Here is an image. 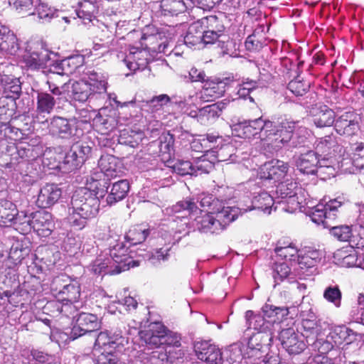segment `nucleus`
Masks as SVG:
<instances>
[{"mask_svg": "<svg viewBox=\"0 0 364 364\" xmlns=\"http://www.w3.org/2000/svg\"><path fill=\"white\" fill-rule=\"evenodd\" d=\"M200 215L196 217L193 225L200 232L218 233L237 218V209L225 206L213 195L201 197Z\"/></svg>", "mask_w": 364, "mask_h": 364, "instance_id": "obj_1", "label": "nucleus"}, {"mask_svg": "<svg viewBox=\"0 0 364 364\" xmlns=\"http://www.w3.org/2000/svg\"><path fill=\"white\" fill-rule=\"evenodd\" d=\"M100 204V200L94 197L87 188L82 187L77 189L72 196L68 209V223L77 229L82 230L88 220L97 215Z\"/></svg>", "mask_w": 364, "mask_h": 364, "instance_id": "obj_2", "label": "nucleus"}, {"mask_svg": "<svg viewBox=\"0 0 364 364\" xmlns=\"http://www.w3.org/2000/svg\"><path fill=\"white\" fill-rule=\"evenodd\" d=\"M86 74L88 80L73 82L69 91L68 95L75 101L85 102L107 92V82L102 75L94 70L88 71Z\"/></svg>", "mask_w": 364, "mask_h": 364, "instance_id": "obj_3", "label": "nucleus"}, {"mask_svg": "<svg viewBox=\"0 0 364 364\" xmlns=\"http://www.w3.org/2000/svg\"><path fill=\"white\" fill-rule=\"evenodd\" d=\"M277 341L272 333L256 332L249 338V353L252 356L264 357V360L268 364H279V348Z\"/></svg>", "mask_w": 364, "mask_h": 364, "instance_id": "obj_4", "label": "nucleus"}, {"mask_svg": "<svg viewBox=\"0 0 364 364\" xmlns=\"http://www.w3.org/2000/svg\"><path fill=\"white\" fill-rule=\"evenodd\" d=\"M48 90L36 91V111L40 114H50L55 105H60L66 102L65 90L67 85L59 87L55 83L48 80Z\"/></svg>", "mask_w": 364, "mask_h": 364, "instance_id": "obj_5", "label": "nucleus"}, {"mask_svg": "<svg viewBox=\"0 0 364 364\" xmlns=\"http://www.w3.org/2000/svg\"><path fill=\"white\" fill-rule=\"evenodd\" d=\"M87 110H81L80 114L83 119L73 117L65 118L63 117H53L50 123V131L53 134L60 138L69 139L73 136H79L82 134V131L78 128L79 122L87 123L90 117L87 115Z\"/></svg>", "mask_w": 364, "mask_h": 364, "instance_id": "obj_6", "label": "nucleus"}, {"mask_svg": "<svg viewBox=\"0 0 364 364\" xmlns=\"http://www.w3.org/2000/svg\"><path fill=\"white\" fill-rule=\"evenodd\" d=\"M294 129L295 122L293 121L287 119L277 122L271 121V127L267 129L264 145L274 151L285 147Z\"/></svg>", "mask_w": 364, "mask_h": 364, "instance_id": "obj_7", "label": "nucleus"}, {"mask_svg": "<svg viewBox=\"0 0 364 364\" xmlns=\"http://www.w3.org/2000/svg\"><path fill=\"white\" fill-rule=\"evenodd\" d=\"M271 127V121L259 117L253 120H238L232 124L231 130L234 135L240 138H251L259 134V138L264 142L267 129Z\"/></svg>", "mask_w": 364, "mask_h": 364, "instance_id": "obj_8", "label": "nucleus"}, {"mask_svg": "<svg viewBox=\"0 0 364 364\" xmlns=\"http://www.w3.org/2000/svg\"><path fill=\"white\" fill-rule=\"evenodd\" d=\"M129 248L123 242L115 241L114 244H109L108 257L111 259V264L114 266L116 273H121L139 265V260L134 259L127 254Z\"/></svg>", "mask_w": 364, "mask_h": 364, "instance_id": "obj_9", "label": "nucleus"}, {"mask_svg": "<svg viewBox=\"0 0 364 364\" xmlns=\"http://www.w3.org/2000/svg\"><path fill=\"white\" fill-rule=\"evenodd\" d=\"M299 191H300L299 184L292 179H287L277 186V203L279 204L287 203L289 205L288 208H282V210L293 212L299 207V198L297 196Z\"/></svg>", "mask_w": 364, "mask_h": 364, "instance_id": "obj_10", "label": "nucleus"}, {"mask_svg": "<svg viewBox=\"0 0 364 364\" xmlns=\"http://www.w3.org/2000/svg\"><path fill=\"white\" fill-rule=\"evenodd\" d=\"M100 327L101 322L97 315L81 312L76 316L75 324L70 332V338L75 340L85 335L90 337Z\"/></svg>", "mask_w": 364, "mask_h": 364, "instance_id": "obj_11", "label": "nucleus"}, {"mask_svg": "<svg viewBox=\"0 0 364 364\" xmlns=\"http://www.w3.org/2000/svg\"><path fill=\"white\" fill-rule=\"evenodd\" d=\"M314 146L315 151L322 158H331L341 155L344 153L343 146L338 142V138L333 134L320 137L316 139Z\"/></svg>", "mask_w": 364, "mask_h": 364, "instance_id": "obj_12", "label": "nucleus"}, {"mask_svg": "<svg viewBox=\"0 0 364 364\" xmlns=\"http://www.w3.org/2000/svg\"><path fill=\"white\" fill-rule=\"evenodd\" d=\"M194 350L198 359L210 364H220L223 353L220 349L210 341H197L194 344Z\"/></svg>", "mask_w": 364, "mask_h": 364, "instance_id": "obj_13", "label": "nucleus"}, {"mask_svg": "<svg viewBox=\"0 0 364 364\" xmlns=\"http://www.w3.org/2000/svg\"><path fill=\"white\" fill-rule=\"evenodd\" d=\"M359 121L360 117L355 112H346L336 119L334 128L340 135L353 136L360 129Z\"/></svg>", "mask_w": 364, "mask_h": 364, "instance_id": "obj_14", "label": "nucleus"}, {"mask_svg": "<svg viewBox=\"0 0 364 364\" xmlns=\"http://www.w3.org/2000/svg\"><path fill=\"white\" fill-rule=\"evenodd\" d=\"M323 257L322 251L311 247L302 250L298 256V265L301 269V274L309 275L316 270V266Z\"/></svg>", "mask_w": 364, "mask_h": 364, "instance_id": "obj_15", "label": "nucleus"}, {"mask_svg": "<svg viewBox=\"0 0 364 364\" xmlns=\"http://www.w3.org/2000/svg\"><path fill=\"white\" fill-rule=\"evenodd\" d=\"M323 257L322 251L311 247L302 250L298 256V265L301 269V274L309 275L316 270V266Z\"/></svg>", "mask_w": 364, "mask_h": 364, "instance_id": "obj_16", "label": "nucleus"}, {"mask_svg": "<svg viewBox=\"0 0 364 364\" xmlns=\"http://www.w3.org/2000/svg\"><path fill=\"white\" fill-rule=\"evenodd\" d=\"M323 257L322 251L311 247L302 250L298 256V265L301 269V274L309 275L316 270V266Z\"/></svg>", "mask_w": 364, "mask_h": 364, "instance_id": "obj_17", "label": "nucleus"}, {"mask_svg": "<svg viewBox=\"0 0 364 364\" xmlns=\"http://www.w3.org/2000/svg\"><path fill=\"white\" fill-rule=\"evenodd\" d=\"M279 340L283 348L289 354H299L306 346V343L300 339V336L296 333L293 328L282 329L280 331Z\"/></svg>", "mask_w": 364, "mask_h": 364, "instance_id": "obj_18", "label": "nucleus"}, {"mask_svg": "<svg viewBox=\"0 0 364 364\" xmlns=\"http://www.w3.org/2000/svg\"><path fill=\"white\" fill-rule=\"evenodd\" d=\"M54 223L52 215L45 210H39L33 213L31 217V229H33L39 236H49L53 229Z\"/></svg>", "mask_w": 364, "mask_h": 364, "instance_id": "obj_19", "label": "nucleus"}, {"mask_svg": "<svg viewBox=\"0 0 364 364\" xmlns=\"http://www.w3.org/2000/svg\"><path fill=\"white\" fill-rule=\"evenodd\" d=\"M166 328L160 322L151 323L145 330L139 332V337L146 345L151 348L159 347L161 341H165L163 338Z\"/></svg>", "mask_w": 364, "mask_h": 364, "instance_id": "obj_20", "label": "nucleus"}, {"mask_svg": "<svg viewBox=\"0 0 364 364\" xmlns=\"http://www.w3.org/2000/svg\"><path fill=\"white\" fill-rule=\"evenodd\" d=\"M61 194V189L57 185L47 183L41 188L36 204L41 208H50L58 201Z\"/></svg>", "mask_w": 364, "mask_h": 364, "instance_id": "obj_21", "label": "nucleus"}, {"mask_svg": "<svg viewBox=\"0 0 364 364\" xmlns=\"http://www.w3.org/2000/svg\"><path fill=\"white\" fill-rule=\"evenodd\" d=\"M198 209V208L193 200L189 199L181 200L173 206L166 208V213L176 217L175 219H173V221L177 222V219H181V221L184 220L183 225H187L188 223V215H194Z\"/></svg>", "mask_w": 364, "mask_h": 364, "instance_id": "obj_22", "label": "nucleus"}, {"mask_svg": "<svg viewBox=\"0 0 364 364\" xmlns=\"http://www.w3.org/2000/svg\"><path fill=\"white\" fill-rule=\"evenodd\" d=\"M321 157L315 151H309L300 154L296 160L297 169L307 175H314L317 173Z\"/></svg>", "mask_w": 364, "mask_h": 364, "instance_id": "obj_23", "label": "nucleus"}, {"mask_svg": "<svg viewBox=\"0 0 364 364\" xmlns=\"http://www.w3.org/2000/svg\"><path fill=\"white\" fill-rule=\"evenodd\" d=\"M289 168V164L282 161H272L262 168L260 178L274 182L279 181L287 176Z\"/></svg>", "mask_w": 364, "mask_h": 364, "instance_id": "obj_24", "label": "nucleus"}, {"mask_svg": "<svg viewBox=\"0 0 364 364\" xmlns=\"http://www.w3.org/2000/svg\"><path fill=\"white\" fill-rule=\"evenodd\" d=\"M204 82L200 97L218 98L225 92L230 83L234 82V81L229 77H225L223 80H208L205 79Z\"/></svg>", "mask_w": 364, "mask_h": 364, "instance_id": "obj_25", "label": "nucleus"}, {"mask_svg": "<svg viewBox=\"0 0 364 364\" xmlns=\"http://www.w3.org/2000/svg\"><path fill=\"white\" fill-rule=\"evenodd\" d=\"M19 49L18 39L9 27L0 23V50L10 55H15Z\"/></svg>", "mask_w": 364, "mask_h": 364, "instance_id": "obj_26", "label": "nucleus"}, {"mask_svg": "<svg viewBox=\"0 0 364 364\" xmlns=\"http://www.w3.org/2000/svg\"><path fill=\"white\" fill-rule=\"evenodd\" d=\"M50 53L48 50L41 48L38 51H33L24 55L23 60L26 65L31 70L44 68L52 65L50 63Z\"/></svg>", "mask_w": 364, "mask_h": 364, "instance_id": "obj_27", "label": "nucleus"}, {"mask_svg": "<svg viewBox=\"0 0 364 364\" xmlns=\"http://www.w3.org/2000/svg\"><path fill=\"white\" fill-rule=\"evenodd\" d=\"M147 52L137 48H132L128 55L124 58V54L120 53L117 55L118 58H122V61L127 67L133 71L140 69L141 67H144L146 64Z\"/></svg>", "mask_w": 364, "mask_h": 364, "instance_id": "obj_28", "label": "nucleus"}, {"mask_svg": "<svg viewBox=\"0 0 364 364\" xmlns=\"http://www.w3.org/2000/svg\"><path fill=\"white\" fill-rule=\"evenodd\" d=\"M196 5L195 0H162L161 8L164 16H176Z\"/></svg>", "mask_w": 364, "mask_h": 364, "instance_id": "obj_29", "label": "nucleus"}, {"mask_svg": "<svg viewBox=\"0 0 364 364\" xmlns=\"http://www.w3.org/2000/svg\"><path fill=\"white\" fill-rule=\"evenodd\" d=\"M226 105V102L221 101L205 106L199 109L195 116L201 124L208 123L217 119Z\"/></svg>", "mask_w": 364, "mask_h": 364, "instance_id": "obj_30", "label": "nucleus"}, {"mask_svg": "<svg viewBox=\"0 0 364 364\" xmlns=\"http://www.w3.org/2000/svg\"><path fill=\"white\" fill-rule=\"evenodd\" d=\"M331 337L336 345H341L343 343L350 344L356 341L358 337L364 340V333H358L346 326H340L333 330Z\"/></svg>", "mask_w": 364, "mask_h": 364, "instance_id": "obj_31", "label": "nucleus"}, {"mask_svg": "<svg viewBox=\"0 0 364 364\" xmlns=\"http://www.w3.org/2000/svg\"><path fill=\"white\" fill-rule=\"evenodd\" d=\"M301 336L306 338V343L312 347V343L316 341L318 336L321 333L322 327L316 318H306L301 321Z\"/></svg>", "mask_w": 364, "mask_h": 364, "instance_id": "obj_32", "label": "nucleus"}, {"mask_svg": "<svg viewBox=\"0 0 364 364\" xmlns=\"http://www.w3.org/2000/svg\"><path fill=\"white\" fill-rule=\"evenodd\" d=\"M129 191V183L126 179L119 180L114 182L110 191L106 198L107 205H112L123 200Z\"/></svg>", "mask_w": 364, "mask_h": 364, "instance_id": "obj_33", "label": "nucleus"}, {"mask_svg": "<svg viewBox=\"0 0 364 364\" xmlns=\"http://www.w3.org/2000/svg\"><path fill=\"white\" fill-rule=\"evenodd\" d=\"M211 154L218 161H228L230 163L236 162L238 161V156L237 155V151L235 147L231 144H222L220 148L218 146L211 147L210 150L206 151Z\"/></svg>", "mask_w": 364, "mask_h": 364, "instance_id": "obj_34", "label": "nucleus"}, {"mask_svg": "<svg viewBox=\"0 0 364 364\" xmlns=\"http://www.w3.org/2000/svg\"><path fill=\"white\" fill-rule=\"evenodd\" d=\"M336 114L333 109L327 106L320 107L313 116V122L318 128L331 127L335 124Z\"/></svg>", "mask_w": 364, "mask_h": 364, "instance_id": "obj_35", "label": "nucleus"}, {"mask_svg": "<svg viewBox=\"0 0 364 364\" xmlns=\"http://www.w3.org/2000/svg\"><path fill=\"white\" fill-rule=\"evenodd\" d=\"M338 165L337 158L332 156L326 158L325 156L321 158V161L317 171V174L322 177L323 179L334 177L338 172Z\"/></svg>", "mask_w": 364, "mask_h": 364, "instance_id": "obj_36", "label": "nucleus"}, {"mask_svg": "<svg viewBox=\"0 0 364 364\" xmlns=\"http://www.w3.org/2000/svg\"><path fill=\"white\" fill-rule=\"evenodd\" d=\"M275 327V320L268 318L264 314L263 309L261 314H257L251 321L250 328H252L257 332L274 333Z\"/></svg>", "mask_w": 364, "mask_h": 364, "instance_id": "obj_37", "label": "nucleus"}, {"mask_svg": "<svg viewBox=\"0 0 364 364\" xmlns=\"http://www.w3.org/2000/svg\"><path fill=\"white\" fill-rule=\"evenodd\" d=\"M150 231L142 225H136L129 230L124 236L129 247L142 244L149 236Z\"/></svg>", "mask_w": 364, "mask_h": 364, "instance_id": "obj_38", "label": "nucleus"}, {"mask_svg": "<svg viewBox=\"0 0 364 364\" xmlns=\"http://www.w3.org/2000/svg\"><path fill=\"white\" fill-rule=\"evenodd\" d=\"M83 61L84 59L81 55L70 56L57 63L55 68L58 74L73 73L82 65Z\"/></svg>", "mask_w": 364, "mask_h": 364, "instance_id": "obj_39", "label": "nucleus"}, {"mask_svg": "<svg viewBox=\"0 0 364 364\" xmlns=\"http://www.w3.org/2000/svg\"><path fill=\"white\" fill-rule=\"evenodd\" d=\"M90 270L95 274H114L115 267L111 264V259L104 256L97 257L90 265Z\"/></svg>", "mask_w": 364, "mask_h": 364, "instance_id": "obj_40", "label": "nucleus"}, {"mask_svg": "<svg viewBox=\"0 0 364 364\" xmlns=\"http://www.w3.org/2000/svg\"><path fill=\"white\" fill-rule=\"evenodd\" d=\"M98 166L104 176L107 177V180H111L117 176L116 159L112 155L102 156L98 161Z\"/></svg>", "mask_w": 364, "mask_h": 364, "instance_id": "obj_41", "label": "nucleus"}, {"mask_svg": "<svg viewBox=\"0 0 364 364\" xmlns=\"http://www.w3.org/2000/svg\"><path fill=\"white\" fill-rule=\"evenodd\" d=\"M277 202V200L274 199L270 194L263 191L254 196L252 200V206L253 209L261 210L264 212L268 211V213H269V210Z\"/></svg>", "mask_w": 364, "mask_h": 364, "instance_id": "obj_42", "label": "nucleus"}, {"mask_svg": "<svg viewBox=\"0 0 364 364\" xmlns=\"http://www.w3.org/2000/svg\"><path fill=\"white\" fill-rule=\"evenodd\" d=\"M312 348L318 350L321 354L316 355L312 359L311 364H334L332 360L324 354L329 350L330 344L328 342L323 341H316L312 343Z\"/></svg>", "mask_w": 364, "mask_h": 364, "instance_id": "obj_43", "label": "nucleus"}, {"mask_svg": "<svg viewBox=\"0 0 364 364\" xmlns=\"http://www.w3.org/2000/svg\"><path fill=\"white\" fill-rule=\"evenodd\" d=\"M184 42L191 46H200L203 43V26L199 23L191 24L184 37Z\"/></svg>", "mask_w": 364, "mask_h": 364, "instance_id": "obj_44", "label": "nucleus"}, {"mask_svg": "<svg viewBox=\"0 0 364 364\" xmlns=\"http://www.w3.org/2000/svg\"><path fill=\"white\" fill-rule=\"evenodd\" d=\"M9 5L22 16L35 14L33 0H8Z\"/></svg>", "mask_w": 364, "mask_h": 364, "instance_id": "obj_45", "label": "nucleus"}, {"mask_svg": "<svg viewBox=\"0 0 364 364\" xmlns=\"http://www.w3.org/2000/svg\"><path fill=\"white\" fill-rule=\"evenodd\" d=\"M177 357L172 354L171 349L156 350L151 353L148 358L149 364H171Z\"/></svg>", "mask_w": 364, "mask_h": 364, "instance_id": "obj_46", "label": "nucleus"}, {"mask_svg": "<svg viewBox=\"0 0 364 364\" xmlns=\"http://www.w3.org/2000/svg\"><path fill=\"white\" fill-rule=\"evenodd\" d=\"M222 353V363L226 360L229 364H239L243 359L241 348L237 344L230 346Z\"/></svg>", "mask_w": 364, "mask_h": 364, "instance_id": "obj_47", "label": "nucleus"}, {"mask_svg": "<svg viewBox=\"0 0 364 364\" xmlns=\"http://www.w3.org/2000/svg\"><path fill=\"white\" fill-rule=\"evenodd\" d=\"M263 311L268 318L275 320V325L289 314V309L287 307H277L266 304L263 306Z\"/></svg>", "mask_w": 364, "mask_h": 364, "instance_id": "obj_48", "label": "nucleus"}, {"mask_svg": "<svg viewBox=\"0 0 364 364\" xmlns=\"http://www.w3.org/2000/svg\"><path fill=\"white\" fill-rule=\"evenodd\" d=\"M259 85V81L247 78L237 85L236 94L239 98L246 99L248 97L251 102H254V99L250 96V93Z\"/></svg>", "mask_w": 364, "mask_h": 364, "instance_id": "obj_49", "label": "nucleus"}, {"mask_svg": "<svg viewBox=\"0 0 364 364\" xmlns=\"http://www.w3.org/2000/svg\"><path fill=\"white\" fill-rule=\"evenodd\" d=\"M323 296L328 302L333 304L335 307H341L342 293L338 286L327 287L323 291Z\"/></svg>", "mask_w": 364, "mask_h": 364, "instance_id": "obj_50", "label": "nucleus"}, {"mask_svg": "<svg viewBox=\"0 0 364 364\" xmlns=\"http://www.w3.org/2000/svg\"><path fill=\"white\" fill-rule=\"evenodd\" d=\"M306 133L305 129H299L295 132L294 131L284 148L289 150L304 146L307 141Z\"/></svg>", "mask_w": 364, "mask_h": 364, "instance_id": "obj_51", "label": "nucleus"}, {"mask_svg": "<svg viewBox=\"0 0 364 364\" xmlns=\"http://www.w3.org/2000/svg\"><path fill=\"white\" fill-rule=\"evenodd\" d=\"M59 294L64 301L70 303L75 302L80 296V287L74 284L65 285L59 291Z\"/></svg>", "mask_w": 364, "mask_h": 364, "instance_id": "obj_52", "label": "nucleus"}, {"mask_svg": "<svg viewBox=\"0 0 364 364\" xmlns=\"http://www.w3.org/2000/svg\"><path fill=\"white\" fill-rule=\"evenodd\" d=\"M309 87L310 83L300 79L299 76L291 80L287 86L288 90L296 96H303L309 91Z\"/></svg>", "mask_w": 364, "mask_h": 364, "instance_id": "obj_53", "label": "nucleus"}, {"mask_svg": "<svg viewBox=\"0 0 364 364\" xmlns=\"http://www.w3.org/2000/svg\"><path fill=\"white\" fill-rule=\"evenodd\" d=\"M193 168V176H197L210 173L214 168V164L203 156L195 161Z\"/></svg>", "mask_w": 364, "mask_h": 364, "instance_id": "obj_54", "label": "nucleus"}, {"mask_svg": "<svg viewBox=\"0 0 364 364\" xmlns=\"http://www.w3.org/2000/svg\"><path fill=\"white\" fill-rule=\"evenodd\" d=\"M33 212L28 214L26 211L18 212L15 215H12L9 220L14 221L16 225L21 226V230L23 231H30L31 230V217Z\"/></svg>", "mask_w": 364, "mask_h": 364, "instance_id": "obj_55", "label": "nucleus"}, {"mask_svg": "<svg viewBox=\"0 0 364 364\" xmlns=\"http://www.w3.org/2000/svg\"><path fill=\"white\" fill-rule=\"evenodd\" d=\"M170 100L171 99L168 95L161 94L158 96H154L149 100H143L142 102L145 105H142L141 106H146L151 112H155L161 109L163 106L168 104Z\"/></svg>", "mask_w": 364, "mask_h": 364, "instance_id": "obj_56", "label": "nucleus"}, {"mask_svg": "<svg viewBox=\"0 0 364 364\" xmlns=\"http://www.w3.org/2000/svg\"><path fill=\"white\" fill-rule=\"evenodd\" d=\"M330 233L338 240L341 242H347L352 236L351 228L348 225H337L328 228Z\"/></svg>", "mask_w": 364, "mask_h": 364, "instance_id": "obj_57", "label": "nucleus"}, {"mask_svg": "<svg viewBox=\"0 0 364 364\" xmlns=\"http://www.w3.org/2000/svg\"><path fill=\"white\" fill-rule=\"evenodd\" d=\"M107 183L106 179L103 180H93L92 182L89 183V188H87L89 191H90L94 196V197H97L98 200L100 198H103L105 196V193L108 192L109 186H107Z\"/></svg>", "mask_w": 364, "mask_h": 364, "instance_id": "obj_58", "label": "nucleus"}, {"mask_svg": "<svg viewBox=\"0 0 364 364\" xmlns=\"http://www.w3.org/2000/svg\"><path fill=\"white\" fill-rule=\"evenodd\" d=\"M35 14H37L40 19L46 22L58 16L55 9L43 3H41L38 6L35 5Z\"/></svg>", "mask_w": 364, "mask_h": 364, "instance_id": "obj_59", "label": "nucleus"}, {"mask_svg": "<svg viewBox=\"0 0 364 364\" xmlns=\"http://www.w3.org/2000/svg\"><path fill=\"white\" fill-rule=\"evenodd\" d=\"M337 161L338 165V170L340 172L343 173H355L358 171V169L355 166H354V161L353 160V156H344L343 154L339 156H337Z\"/></svg>", "mask_w": 364, "mask_h": 364, "instance_id": "obj_60", "label": "nucleus"}, {"mask_svg": "<svg viewBox=\"0 0 364 364\" xmlns=\"http://www.w3.org/2000/svg\"><path fill=\"white\" fill-rule=\"evenodd\" d=\"M81 165V163H78L77 156L71 147L65 154L63 160L61 162V167L66 169L68 171H72L73 170L77 169Z\"/></svg>", "mask_w": 364, "mask_h": 364, "instance_id": "obj_61", "label": "nucleus"}, {"mask_svg": "<svg viewBox=\"0 0 364 364\" xmlns=\"http://www.w3.org/2000/svg\"><path fill=\"white\" fill-rule=\"evenodd\" d=\"M353 160L354 166L357 167L359 172L364 173V144L359 143L355 144L353 149Z\"/></svg>", "mask_w": 364, "mask_h": 364, "instance_id": "obj_62", "label": "nucleus"}, {"mask_svg": "<svg viewBox=\"0 0 364 364\" xmlns=\"http://www.w3.org/2000/svg\"><path fill=\"white\" fill-rule=\"evenodd\" d=\"M72 148L77 156L78 163H81V164L89 157L92 150L91 147L85 142L75 143Z\"/></svg>", "mask_w": 364, "mask_h": 364, "instance_id": "obj_63", "label": "nucleus"}, {"mask_svg": "<svg viewBox=\"0 0 364 364\" xmlns=\"http://www.w3.org/2000/svg\"><path fill=\"white\" fill-rule=\"evenodd\" d=\"M291 269L286 263L275 264L273 269V278L279 284L290 276Z\"/></svg>", "mask_w": 364, "mask_h": 364, "instance_id": "obj_64", "label": "nucleus"}]
</instances>
